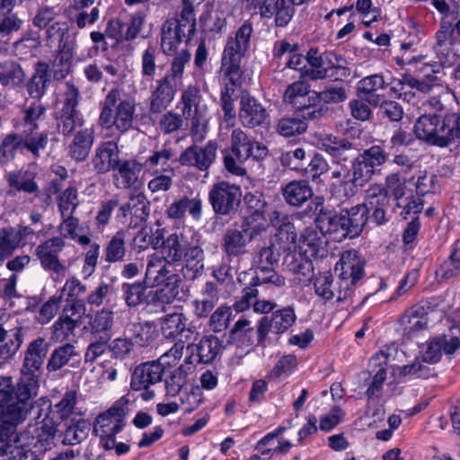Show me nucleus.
<instances>
[{
    "label": "nucleus",
    "mask_w": 460,
    "mask_h": 460,
    "mask_svg": "<svg viewBox=\"0 0 460 460\" xmlns=\"http://www.w3.org/2000/svg\"><path fill=\"white\" fill-rule=\"evenodd\" d=\"M33 383L12 385L11 377H2V460H23L28 451L19 445L16 426L25 420L36 394Z\"/></svg>",
    "instance_id": "nucleus-1"
},
{
    "label": "nucleus",
    "mask_w": 460,
    "mask_h": 460,
    "mask_svg": "<svg viewBox=\"0 0 460 460\" xmlns=\"http://www.w3.org/2000/svg\"><path fill=\"white\" fill-rule=\"evenodd\" d=\"M451 97L447 88H441L424 102L435 113L424 114L415 122L414 132L419 139L438 147H447L460 139V114L448 111L447 107Z\"/></svg>",
    "instance_id": "nucleus-2"
},
{
    "label": "nucleus",
    "mask_w": 460,
    "mask_h": 460,
    "mask_svg": "<svg viewBox=\"0 0 460 460\" xmlns=\"http://www.w3.org/2000/svg\"><path fill=\"white\" fill-rule=\"evenodd\" d=\"M135 112V101L130 98L120 100L119 91L111 89L101 103L99 125L102 128L115 127L120 133H125L133 127Z\"/></svg>",
    "instance_id": "nucleus-3"
},
{
    "label": "nucleus",
    "mask_w": 460,
    "mask_h": 460,
    "mask_svg": "<svg viewBox=\"0 0 460 460\" xmlns=\"http://www.w3.org/2000/svg\"><path fill=\"white\" fill-rule=\"evenodd\" d=\"M130 402L128 394L124 395L95 419L93 432L100 438L101 443L106 450H111L114 447L115 436L124 427V418L129 411Z\"/></svg>",
    "instance_id": "nucleus-4"
},
{
    "label": "nucleus",
    "mask_w": 460,
    "mask_h": 460,
    "mask_svg": "<svg viewBox=\"0 0 460 460\" xmlns=\"http://www.w3.org/2000/svg\"><path fill=\"white\" fill-rule=\"evenodd\" d=\"M252 33V24L244 22L238 28L234 37L228 38L225 46L220 71H226V75L234 81L239 78L240 75H243L241 63L250 48Z\"/></svg>",
    "instance_id": "nucleus-5"
},
{
    "label": "nucleus",
    "mask_w": 460,
    "mask_h": 460,
    "mask_svg": "<svg viewBox=\"0 0 460 460\" xmlns=\"http://www.w3.org/2000/svg\"><path fill=\"white\" fill-rule=\"evenodd\" d=\"M349 157L332 160L327 180L331 182L333 191L342 192L344 196H350L356 192L358 187H363L367 181L360 171L355 158L348 161Z\"/></svg>",
    "instance_id": "nucleus-6"
},
{
    "label": "nucleus",
    "mask_w": 460,
    "mask_h": 460,
    "mask_svg": "<svg viewBox=\"0 0 460 460\" xmlns=\"http://www.w3.org/2000/svg\"><path fill=\"white\" fill-rule=\"evenodd\" d=\"M164 367L160 361H147L137 366L131 375L130 388L133 391L142 392L140 397L143 401H151L155 396L152 386L163 379Z\"/></svg>",
    "instance_id": "nucleus-7"
},
{
    "label": "nucleus",
    "mask_w": 460,
    "mask_h": 460,
    "mask_svg": "<svg viewBox=\"0 0 460 460\" xmlns=\"http://www.w3.org/2000/svg\"><path fill=\"white\" fill-rule=\"evenodd\" d=\"M66 243L63 237L54 236L40 243L35 249V255L43 270L51 272L54 280L66 277V267L58 258Z\"/></svg>",
    "instance_id": "nucleus-8"
},
{
    "label": "nucleus",
    "mask_w": 460,
    "mask_h": 460,
    "mask_svg": "<svg viewBox=\"0 0 460 460\" xmlns=\"http://www.w3.org/2000/svg\"><path fill=\"white\" fill-rule=\"evenodd\" d=\"M241 199V188L225 181L215 183L208 191L209 203L215 214L219 216L235 213Z\"/></svg>",
    "instance_id": "nucleus-9"
},
{
    "label": "nucleus",
    "mask_w": 460,
    "mask_h": 460,
    "mask_svg": "<svg viewBox=\"0 0 460 460\" xmlns=\"http://www.w3.org/2000/svg\"><path fill=\"white\" fill-rule=\"evenodd\" d=\"M253 139L240 128H234L231 133V147L225 154L224 164L226 169L235 175L243 176L246 171L243 163L251 157L250 149Z\"/></svg>",
    "instance_id": "nucleus-10"
},
{
    "label": "nucleus",
    "mask_w": 460,
    "mask_h": 460,
    "mask_svg": "<svg viewBox=\"0 0 460 460\" xmlns=\"http://www.w3.org/2000/svg\"><path fill=\"white\" fill-rule=\"evenodd\" d=\"M336 270H341L339 275V288L343 292L341 297H346L351 293L352 286L364 275V261L356 250H348L341 253L336 263ZM341 296V293L339 294Z\"/></svg>",
    "instance_id": "nucleus-11"
},
{
    "label": "nucleus",
    "mask_w": 460,
    "mask_h": 460,
    "mask_svg": "<svg viewBox=\"0 0 460 460\" xmlns=\"http://www.w3.org/2000/svg\"><path fill=\"white\" fill-rule=\"evenodd\" d=\"M49 349V343L44 338L39 337L31 341L25 352L22 367V376L19 383L31 384L38 387L36 372L40 371Z\"/></svg>",
    "instance_id": "nucleus-12"
},
{
    "label": "nucleus",
    "mask_w": 460,
    "mask_h": 460,
    "mask_svg": "<svg viewBox=\"0 0 460 460\" xmlns=\"http://www.w3.org/2000/svg\"><path fill=\"white\" fill-rule=\"evenodd\" d=\"M149 211V202L143 193L131 194L128 200L119 207L115 219L129 228H136L146 222Z\"/></svg>",
    "instance_id": "nucleus-13"
},
{
    "label": "nucleus",
    "mask_w": 460,
    "mask_h": 460,
    "mask_svg": "<svg viewBox=\"0 0 460 460\" xmlns=\"http://www.w3.org/2000/svg\"><path fill=\"white\" fill-rule=\"evenodd\" d=\"M296 316L292 306H286L275 311L271 317H261L257 323L258 343L264 345L269 332L276 334L287 332L296 322Z\"/></svg>",
    "instance_id": "nucleus-14"
},
{
    "label": "nucleus",
    "mask_w": 460,
    "mask_h": 460,
    "mask_svg": "<svg viewBox=\"0 0 460 460\" xmlns=\"http://www.w3.org/2000/svg\"><path fill=\"white\" fill-rule=\"evenodd\" d=\"M456 41L455 28L450 22L443 21L436 33V43L433 47L439 59V64L430 66L433 73H438L440 67L450 66L454 63V46Z\"/></svg>",
    "instance_id": "nucleus-15"
},
{
    "label": "nucleus",
    "mask_w": 460,
    "mask_h": 460,
    "mask_svg": "<svg viewBox=\"0 0 460 460\" xmlns=\"http://www.w3.org/2000/svg\"><path fill=\"white\" fill-rule=\"evenodd\" d=\"M217 150V146L213 141L204 146L192 145L181 153L178 161L182 166L206 172L215 162Z\"/></svg>",
    "instance_id": "nucleus-16"
},
{
    "label": "nucleus",
    "mask_w": 460,
    "mask_h": 460,
    "mask_svg": "<svg viewBox=\"0 0 460 460\" xmlns=\"http://www.w3.org/2000/svg\"><path fill=\"white\" fill-rule=\"evenodd\" d=\"M238 118L241 124L248 128H254L267 123V109L250 94H242L239 102Z\"/></svg>",
    "instance_id": "nucleus-17"
},
{
    "label": "nucleus",
    "mask_w": 460,
    "mask_h": 460,
    "mask_svg": "<svg viewBox=\"0 0 460 460\" xmlns=\"http://www.w3.org/2000/svg\"><path fill=\"white\" fill-rule=\"evenodd\" d=\"M254 238L242 227L239 229L229 226L222 234L221 249L227 259L239 258L248 252L247 247Z\"/></svg>",
    "instance_id": "nucleus-18"
},
{
    "label": "nucleus",
    "mask_w": 460,
    "mask_h": 460,
    "mask_svg": "<svg viewBox=\"0 0 460 460\" xmlns=\"http://www.w3.org/2000/svg\"><path fill=\"white\" fill-rule=\"evenodd\" d=\"M42 415L43 409L41 408L39 411L34 426L31 427L32 429L31 433L32 435V438L35 440V452L39 453L45 452L51 448L54 445L55 437L58 432V423L52 417L49 416V412L44 413V417L40 420Z\"/></svg>",
    "instance_id": "nucleus-19"
},
{
    "label": "nucleus",
    "mask_w": 460,
    "mask_h": 460,
    "mask_svg": "<svg viewBox=\"0 0 460 460\" xmlns=\"http://www.w3.org/2000/svg\"><path fill=\"white\" fill-rule=\"evenodd\" d=\"M223 88L220 93V107L224 113L223 123L226 127H233L234 125L236 111L234 108V93L236 88L241 87L243 80V75H240L239 78L234 81L232 78L226 75V71H220Z\"/></svg>",
    "instance_id": "nucleus-20"
},
{
    "label": "nucleus",
    "mask_w": 460,
    "mask_h": 460,
    "mask_svg": "<svg viewBox=\"0 0 460 460\" xmlns=\"http://www.w3.org/2000/svg\"><path fill=\"white\" fill-rule=\"evenodd\" d=\"M299 249L307 260L326 257L328 249L325 234L321 229L305 228L299 237Z\"/></svg>",
    "instance_id": "nucleus-21"
},
{
    "label": "nucleus",
    "mask_w": 460,
    "mask_h": 460,
    "mask_svg": "<svg viewBox=\"0 0 460 460\" xmlns=\"http://www.w3.org/2000/svg\"><path fill=\"white\" fill-rule=\"evenodd\" d=\"M119 162L118 146L113 141L101 143L94 151L92 158L93 169L98 173H106L115 170Z\"/></svg>",
    "instance_id": "nucleus-22"
},
{
    "label": "nucleus",
    "mask_w": 460,
    "mask_h": 460,
    "mask_svg": "<svg viewBox=\"0 0 460 460\" xmlns=\"http://www.w3.org/2000/svg\"><path fill=\"white\" fill-rule=\"evenodd\" d=\"M318 226L335 242H341L347 237L350 238V229L341 211L340 214L323 213L318 217Z\"/></svg>",
    "instance_id": "nucleus-23"
},
{
    "label": "nucleus",
    "mask_w": 460,
    "mask_h": 460,
    "mask_svg": "<svg viewBox=\"0 0 460 460\" xmlns=\"http://www.w3.org/2000/svg\"><path fill=\"white\" fill-rule=\"evenodd\" d=\"M178 86L164 78L156 81V85L152 91L149 101V111L151 113H161L173 101Z\"/></svg>",
    "instance_id": "nucleus-24"
},
{
    "label": "nucleus",
    "mask_w": 460,
    "mask_h": 460,
    "mask_svg": "<svg viewBox=\"0 0 460 460\" xmlns=\"http://www.w3.org/2000/svg\"><path fill=\"white\" fill-rule=\"evenodd\" d=\"M335 53L327 52L320 54L317 49H311L307 52V69L305 70V77L311 80L327 79L328 70L332 65Z\"/></svg>",
    "instance_id": "nucleus-25"
},
{
    "label": "nucleus",
    "mask_w": 460,
    "mask_h": 460,
    "mask_svg": "<svg viewBox=\"0 0 460 460\" xmlns=\"http://www.w3.org/2000/svg\"><path fill=\"white\" fill-rule=\"evenodd\" d=\"M121 292L126 305L129 307H136L144 303H147L149 297H152V300H155V298L161 299L164 289L147 293V288L145 282L136 281L134 283L122 284Z\"/></svg>",
    "instance_id": "nucleus-26"
},
{
    "label": "nucleus",
    "mask_w": 460,
    "mask_h": 460,
    "mask_svg": "<svg viewBox=\"0 0 460 460\" xmlns=\"http://www.w3.org/2000/svg\"><path fill=\"white\" fill-rule=\"evenodd\" d=\"M202 96L199 89L195 85H189L181 95L182 103L181 114L186 119H192V128L198 127L201 119L200 103Z\"/></svg>",
    "instance_id": "nucleus-27"
},
{
    "label": "nucleus",
    "mask_w": 460,
    "mask_h": 460,
    "mask_svg": "<svg viewBox=\"0 0 460 460\" xmlns=\"http://www.w3.org/2000/svg\"><path fill=\"white\" fill-rule=\"evenodd\" d=\"M113 174L114 184L118 189H129L138 182L139 173L144 170L142 163L136 159L119 161Z\"/></svg>",
    "instance_id": "nucleus-28"
},
{
    "label": "nucleus",
    "mask_w": 460,
    "mask_h": 460,
    "mask_svg": "<svg viewBox=\"0 0 460 460\" xmlns=\"http://www.w3.org/2000/svg\"><path fill=\"white\" fill-rule=\"evenodd\" d=\"M80 354L71 343L57 347L51 352L46 368L49 372H56L66 366L75 367L79 363Z\"/></svg>",
    "instance_id": "nucleus-29"
},
{
    "label": "nucleus",
    "mask_w": 460,
    "mask_h": 460,
    "mask_svg": "<svg viewBox=\"0 0 460 460\" xmlns=\"http://www.w3.org/2000/svg\"><path fill=\"white\" fill-rule=\"evenodd\" d=\"M204 258V251L199 245H189L182 257L181 274L184 279L193 280L202 275Z\"/></svg>",
    "instance_id": "nucleus-30"
},
{
    "label": "nucleus",
    "mask_w": 460,
    "mask_h": 460,
    "mask_svg": "<svg viewBox=\"0 0 460 460\" xmlns=\"http://www.w3.org/2000/svg\"><path fill=\"white\" fill-rule=\"evenodd\" d=\"M387 159L386 153L379 146H373L355 158L367 182L375 173V168L383 165Z\"/></svg>",
    "instance_id": "nucleus-31"
},
{
    "label": "nucleus",
    "mask_w": 460,
    "mask_h": 460,
    "mask_svg": "<svg viewBox=\"0 0 460 460\" xmlns=\"http://www.w3.org/2000/svg\"><path fill=\"white\" fill-rule=\"evenodd\" d=\"M94 142V130L85 128L78 130L68 146V154L75 162L87 159Z\"/></svg>",
    "instance_id": "nucleus-32"
},
{
    "label": "nucleus",
    "mask_w": 460,
    "mask_h": 460,
    "mask_svg": "<svg viewBox=\"0 0 460 460\" xmlns=\"http://www.w3.org/2000/svg\"><path fill=\"white\" fill-rule=\"evenodd\" d=\"M428 309L424 305H415L405 312L400 319L405 333L412 335L428 328Z\"/></svg>",
    "instance_id": "nucleus-33"
},
{
    "label": "nucleus",
    "mask_w": 460,
    "mask_h": 460,
    "mask_svg": "<svg viewBox=\"0 0 460 460\" xmlns=\"http://www.w3.org/2000/svg\"><path fill=\"white\" fill-rule=\"evenodd\" d=\"M186 211L190 217L199 221L202 215V201L199 198L190 199L182 197L173 201L166 209V215L171 219H182Z\"/></svg>",
    "instance_id": "nucleus-34"
},
{
    "label": "nucleus",
    "mask_w": 460,
    "mask_h": 460,
    "mask_svg": "<svg viewBox=\"0 0 460 460\" xmlns=\"http://www.w3.org/2000/svg\"><path fill=\"white\" fill-rule=\"evenodd\" d=\"M187 34L183 28L181 29L179 27V23L175 20L165 21L161 30V48L163 52L167 56L174 53Z\"/></svg>",
    "instance_id": "nucleus-35"
},
{
    "label": "nucleus",
    "mask_w": 460,
    "mask_h": 460,
    "mask_svg": "<svg viewBox=\"0 0 460 460\" xmlns=\"http://www.w3.org/2000/svg\"><path fill=\"white\" fill-rule=\"evenodd\" d=\"M386 84L384 77L380 75H372L362 78L357 84L358 95H364L365 100L372 106L378 107L380 99L384 97L378 92L385 90Z\"/></svg>",
    "instance_id": "nucleus-36"
},
{
    "label": "nucleus",
    "mask_w": 460,
    "mask_h": 460,
    "mask_svg": "<svg viewBox=\"0 0 460 460\" xmlns=\"http://www.w3.org/2000/svg\"><path fill=\"white\" fill-rule=\"evenodd\" d=\"M286 202L294 207H300L313 196V190L305 181H292L282 188Z\"/></svg>",
    "instance_id": "nucleus-37"
},
{
    "label": "nucleus",
    "mask_w": 460,
    "mask_h": 460,
    "mask_svg": "<svg viewBox=\"0 0 460 460\" xmlns=\"http://www.w3.org/2000/svg\"><path fill=\"white\" fill-rule=\"evenodd\" d=\"M163 336L166 339H177L189 332L188 318L182 313L168 314L160 319Z\"/></svg>",
    "instance_id": "nucleus-38"
},
{
    "label": "nucleus",
    "mask_w": 460,
    "mask_h": 460,
    "mask_svg": "<svg viewBox=\"0 0 460 460\" xmlns=\"http://www.w3.org/2000/svg\"><path fill=\"white\" fill-rule=\"evenodd\" d=\"M219 299L217 287L215 283L207 282L199 298L193 302L195 314L199 318L208 317Z\"/></svg>",
    "instance_id": "nucleus-39"
},
{
    "label": "nucleus",
    "mask_w": 460,
    "mask_h": 460,
    "mask_svg": "<svg viewBox=\"0 0 460 460\" xmlns=\"http://www.w3.org/2000/svg\"><path fill=\"white\" fill-rule=\"evenodd\" d=\"M128 232L124 229L117 231L107 242L104 249V259L108 263L122 262L127 254Z\"/></svg>",
    "instance_id": "nucleus-40"
},
{
    "label": "nucleus",
    "mask_w": 460,
    "mask_h": 460,
    "mask_svg": "<svg viewBox=\"0 0 460 460\" xmlns=\"http://www.w3.org/2000/svg\"><path fill=\"white\" fill-rule=\"evenodd\" d=\"M186 237L183 234H171L163 242L162 256L168 262H180L187 248H189Z\"/></svg>",
    "instance_id": "nucleus-41"
},
{
    "label": "nucleus",
    "mask_w": 460,
    "mask_h": 460,
    "mask_svg": "<svg viewBox=\"0 0 460 460\" xmlns=\"http://www.w3.org/2000/svg\"><path fill=\"white\" fill-rule=\"evenodd\" d=\"M318 145L319 148L332 156L333 160L343 158L342 155L355 150L353 144L347 138L332 135L321 137Z\"/></svg>",
    "instance_id": "nucleus-42"
},
{
    "label": "nucleus",
    "mask_w": 460,
    "mask_h": 460,
    "mask_svg": "<svg viewBox=\"0 0 460 460\" xmlns=\"http://www.w3.org/2000/svg\"><path fill=\"white\" fill-rule=\"evenodd\" d=\"M342 212L350 229V238L359 235L369 219L367 205L358 204Z\"/></svg>",
    "instance_id": "nucleus-43"
},
{
    "label": "nucleus",
    "mask_w": 460,
    "mask_h": 460,
    "mask_svg": "<svg viewBox=\"0 0 460 460\" xmlns=\"http://www.w3.org/2000/svg\"><path fill=\"white\" fill-rule=\"evenodd\" d=\"M271 225L278 229L275 241L286 239V243H294L296 240L295 226L289 221L288 215L279 210H273L270 214Z\"/></svg>",
    "instance_id": "nucleus-44"
},
{
    "label": "nucleus",
    "mask_w": 460,
    "mask_h": 460,
    "mask_svg": "<svg viewBox=\"0 0 460 460\" xmlns=\"http://www.w3.org/2000/svg\"><path fill=\"white\" fill-rule=\"evenodd\" d=\"M57 128L65 137L70 136L76 128L84 125V119L78 110L60 109L56 115Z\"/></svg>",
    "instance_id": "nucleus-45"
},
{
    "label": "nucleus",
    "mask_w": 460,
    "mask_h": 460,
    "mask_svg": "<svg viewBox=\"0 0 460 460\" xmlns=\"http://www.w3.org/2000/svg\"><path fill=\"white\" fill-rule=\"evenodd\" d=\"M50 82L49 66L44 63L38 64L35 73L28 84V93L31 98L40 99L46 93Z\"/></svg>",
    "instance_id": "nucleus-46"
},
{
    "label": "nucleus",
    "mask_w": 460,
    "mask_h": 460,
    "mask_svg": "<svg viewBox=\"0 0 460 460\" xmlns=\"http://www.w3.org/2000/svg\"><path fill=\"white\" fill-rule=\"evenodd\" d=\"M113 323V312L108 309H102L97 312L90 322L91 334L93 337L111 340Z\"/></svg>",
    "instance_id": "nucleus-47"
},
{
    "label": "nucleus",
    "mask_w": 460,
    "mask_h": 460,
    "mask_svg": "<svg viewBox=\"0 0 460 460\" xmlns=\"http://www.w3.org/2000/svg\"><path fill=\"white\" fill-rule=\"evenodd\" d=\"M34 177V173L30 171H18L6 174V181L9 186L17 191L36 194L39 191V186Z\"/></svg>",
    "instance_id": "nucleus-48"
},
{
    "label": "nucleus",
    "mask_w": 460,
    "mask_h": 460,
    "mask_svg": "<svg viewBox=\"0 0 460 460\" xmlns=\"http://www.w3.org/2000/svg\"><path fill=\"white\" fill-rule=\"evenodd\" d=\"M190 53L188 49H182L178 52L172 58L170 68L163 78L168 80L172 84L179 86L182 83L185 66L190 60Z\"/></svg>",
    "instance_id": "nucleus-49"
},
{
    "label": "nucleus",
    "mask_w": 460,
    "mask_h": 460,
    "mask_svg": "<svg viewBox=\"0 0 460 460\" xmlns=\"http://www.w3.org/2000/svg\"><path fill=\"white\" fill-rule=\"evenodd\" d=\"M221 349L219 339L214 335L204 336L195 345V350L199 357V362L208 364L212 362Z\"/></svg>",
    "instance_id": "nucleus-50"
},
{
    "label": "nucleus",
    "mask_w": 460,
    "mask_h": 460,
    "mask_svg": "<svg viewBox=\"0 0 460 460\" xmlns=\"http://www.w3.org/2000/svg\"><path fill=\"white\" fill-rule=\"evenodd\" d=\"M22 343V332L21 327L10 331L2 328V359L9 360L18 351Z\"/></svg>",
    "instance_id": "nucleus-51"
},
{
    "label": "nucleus",
    "mask_w": 460,
    "mask_h": 460,
    "mask_svg": "<svg viewBox=\"0 0 460 460\" xmlns=\"http://www.w3.org/2000/svg\"><path fill=\"white\" fill-rule=\"evenodd\" d=\"M72 59L73 48L70 44L65 43L59 49L52 64L55 79H64L70 73Z\"/></svg>",
    "instance_id": "nucleus-52"
},
{
    "label": "nucleus",
    "mask_w": 460,
    "mask_h": 460,
    "mask_svg": "<svg viewBox=\"0 0 460 460\" xmlns=\"http://www.w3.org/2000/svg\"><path fill=\"white\" fill-rule=\"evenodd\" d=\"M267 220L265 217V209L247 210L243 216L241 227L250 233L252 237H256L267 228Z\"/></svg>",
    "instance_id": "nucleus-53"
},
{
    "label": "nucleus",
    "mask_w": 460,
    "mask_h": 460,
    "mask_svg": "<svg viewBox=\"0 0 460 460\" xmlns=\"http://www.w3.org/2000/svg\"><path fill=\"white\" fill-rule=\"evenodd\" d=\"M77 399V393L75 390L67 391L61 400L54 405V413L61 420H66L74 415H79L81 412L76 407Z\"/></svg>",
    "instance_id": "nucleus-54"
},
{
    "label": "nucleus",
    "mask_w": 460,
    "mask_h": 460,
    "mask_svg": "<svg viewBox=\"0 0 460 460\" xmlns=\"http://www.w3.org/2000/svg\"><path fill=\"white\" fill-rule=\"evenodd\" d=\"M90 430L89 423L84 420H79L67 425L63 436V444L77 445L84 440Z\"/></svg>",
    "instance_id": "nucleus-55"
},
{
    "label": "nucleus",
    "mask_w": 460,
    "mask_h": 460,
    "mask_svg": "<svg viewBox=\"0 0 460 460\" xmlns=\"http://www.w3.org/2000/svg\"><path fill=\"white\" fill-rule=\"evenodd\" d=\"M173 152L170 148L163 147L159 150L154 151L151 155H149L144 163H142V166L146 172L149 173H157V167L161 166H168V162L172 158Z\"/></svg>",
    "instance_id": "nucleus-56"
},
{
    "label": "nucleus",
    "mask_w": 460,
    "mask_h": 460,
    "mask_svg": "<svg viewBox=\"0 0 460 460\" xmlns=\"http://www.w3.org/2000/svg\"><path fill=\"white\" fill-rule=\"evenodd\" d=\"M172 262H168L165 261L163 265L162 270H159L156 279H153L151 284L153 286L165 285L166 288L170 289V296L175 297L178 295V288L179 283L181 282V278L178 274L171 273L168 270V264H172Z\"/></svg>",
    "instance_id": "nucleus-57"
},
{
    "label": "nucleus",
    "mask_w": 460,
    "mask_h": 460,
    "mask_svg": "<svg viewBox=\"0 0 460 460\" xmlns=\"http://www.w3.org/2000/svg\"><path fill=\"white\" fill-rule=\"evenodd\" d=\"M307 128L305 119L298 117H286L279 120L277 131L284 137H292L304 133Z\"/></svg>",
    "instance_id": "nucleus-58"
},
{
    "label": "nucleus",
    "mask_w": 460,
    "mask_h": 460,
    "mask_svg": "<svg viewBox=\"0 0 460 460\" xmlns=\"http://www.w3.org/2000/svg\"><path fill=\"white\" fill-rule=\"evenodd\" d=\"M274 266H257L255 277L252 279L251 285L254 288L261 284L270 283L277 287L285 285V279L279 275L273 269Z\"/></svg>",
    "instance_id": "nucleus-59"
},
{
    "label": "nucleus",
    "mask_w": 460,
    "mask_h": 460,
    "mask_svg": "<svg viewBox=\"0 0 460 460\" xmlns=\"http://www.w3.org/2000/svg\"><path fill=\"white\" fill-rule=\"evenodd\" d=\"M78 324L74 320L60 315L51 327L52 339L56 341L62 342L74 333Z\"/></svg>",
    "instance_id": "nucleus-60"
},
{
    "label": "nucleus",
    "mask_w": 460,
    "mask_h": 460,
    "mask_svg": "<svg viewBox=\"0 0 460 460\" xmlns=\"http://www.w3.org/2000/svg\"><path fill=\"white\" fill-rule=\"evenodd\" d=\"M182 9L180 13L179 19H174L178 23L179 27L188 33L190 37L194 33L196 29V18L194 12V5L190 0H182Z\"/></svg>",
    "instance_id": "nucleus-61"
},
{
    "label": "nucleus",
    "mask_w": 460,
    "mask_h": 460,
    "mask_svg": "<svg viewBox=\"0 0 460 460\" xmlns=\"http://www.w3.org/2000/svg\"><path fill=\"white\" fill-rule=\"evenodd\" d=\"M333 278L330 272L319 273L314 280L315 294L322 299L328 301L334 298L332 290Z\"/></svg>",
    "instance_id": "nucleus-62"
},
{
    "label": "nucleus",
    "mask_w": 460,
    "mask_h": 460,
    "mask_svg": "<svg viewBox=\"0 0 460 460\" xmlns=\"http://www.w3.org/2000/svg\"><path fill=\"white\" fill-rule=\"evenodd\" d=\"M183 123L184 117L182 114H178L170 111L161 115L158 121V127L163 134L170 135L181 129Z\"/></svg>",
    "instance_id": "nucleus-63"
},
{
    "label": "nucleus",
    "mask_w": 460,
    "mask_h": 460,
    "mask_svg": "<svg viewBox=\"0 0 460 460\" xmlns=\"http://www.w3.org/2000/svg\"><path fill=\"white\" fill-rule=\"evenodd\" d=\"M25 75L21 66L14 62H5L2 66V84L17 86L24 80Z\"/></svg>",
    "instance_id": "nucleus-64"
}]
</instances>
